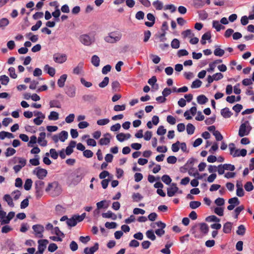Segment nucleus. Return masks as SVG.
Wrapping results in <instances>:
<instances>
[{
	"label": "nucleus",
	"mask_w": 254,
	"mask_h": 254,
	"mask_svg": "<svg viewBox=\"0 0 254 254\" xmlns=\"http://www.w3.org/2000/svg\"><path fill=\"white\" fill-rule=\"evenodd\" d=\"M52 15L53 17H54L56 18L57 21H59V17L61 15V11L59 8V6H56V9L55 11L52 13Z\"/></svg>",
	"instance_id": "nucleus-38"
},
{
	"label": "nucleus",
	"mask_w": 254,
	"mask_h": 254,
	"mask_svg": "<svg viewBox=\"0 0 254 254\" xmlns=\"http://www.w3.org/2000/svg\"><path fill=\"white\" fill-rule=\"evenodd\" d=\"M51 190L52 191L51 193L53 196H58L61 194L62 189L58 182H54L48 184V187L46 189V191L48 192Z\"/></svg>",
	"instance_id": "nucleus-2"
},
{
	"label": "nucleus",
	"mask_w": 254,
	"mask_h": 254,
	"mask_svg": "<svg viewBox=\"0 0 254 254\" xmlns=\"http://www.w3.org/2000/svg\"><path fill=\"white\" fill-rule=\"evenodd\" d=\"M50 153L51 157L54 159H57L58 157L59 154L55 149L52 148L50 150Z\"/></svg>",
	"instance_id": "nucleus-63"
},
{
	"label": "nucleus",
	"mask_w": 254,
	"mask_h": 254,
	"mask_svg": "<svg viewBox=\"0 0 254 254\" xmlns=\"http://www.w3.org/2000/svg\"><path fill=\"white\" fill-rule=\"evenodd\" d=\"M67 225L70 227H74L77 224V222L74 216L72 218L68 219L66 222Z\"/></svg>",
	"instance_id": "nucleus-33"
},
{
	"label": "nucleus",
	"mask_w": 254,
	"mask_h": 254,
	"mask_svg": "<svg viewBox=\"0 0 254 254\" xmlns=\"http://www.w3.org/2000/svg\"><path fill=\"white\" fill-rule=\"evenodd\" d=\"M224 50L219 48H216L214 51V54L216 56L222 57L224 55Z\"/></svg>",
	"instance_id": "nucleus-44"
},
{
	"label": "nucleus",
	"mask_w": 254,
	"mask_h": 254,
	"mask_svg": "<svg viewBox=\"0 0 254 254\" xmlns=\"http://www.w3.org/2000/svg\"><path fill=\"white\" fill-rule=\"evenodd\" d=\"M177 158L174 156H170L167 159V161L169 164H174L176 163Z\"/></svg>",
	"instance_id": "nucleus-62"
},
{
	"label": "nucleus",
	"mask_w": 254,
	"mask_h": 254,
	"mask_svg": "<svg viewBox=\"0 0 254 254\" xmlns=\"http://www.w3.org/2000/svg\"><path fill=\"white\" fill-rule=\"evenodd\" d=\"M38 249L41 250L44 252L46 248L47 245L49 243V241L46 239H41L38 241Z\"/></svg>",
	"instance_id": "nucleus-15"
},
{
	"label": "nucleus",
	"mask_w": 254,
	"mask_h": 254,
	"mask_svg": "<svg viewBox=\"0 0 254 254\" xmlns=\"http://www.w3.org/2000/svg\"><path fill=\"white\" fill-rule=\"evenodd\" d=\"M110 122L108 119H104L98 120L97 122V124L99 126H104L108 124Z\"/></svg>",
	"instance_id": "nucleus-58"
},
{
	"label": "nucleus",
	"mask_w": 254,
	"mask_h": 254,
	"mask_svg": "<svg viewBox=\"0 0 254 254\" xmlns=\"http://www.w3.org/2000/svg\"><path fill=\"white\" fill-rule=\"evenodd\" d=\"M162 181L166 185H170L171 183L172 179L169 176L164 175L161 178Z\"/></svg>",
	"instance_id": "nucleus-40"
},
{
	"label": "nucleus",
	"mask_w": 254,
	"mask_h": 254,
	"mask_svg": "<svg viewBox=\"0 0 254 254\" xmlns=\"http://www.w3.org/2000/svg\"><path fill=\"white\" fill-rule=\"evenodd\" d=\"M171 47L174 49H178L180 47V41L177 39H174L171 44Z\"/></svg>",
	"instance_id": "nucleus-51"
},
{
	"label": "nucleus",
	"mask_w": 254,
	"mask_h": 254,
	"mask_svg": "<svg viewBox=\"0 0 254 254\" xmlns=\"http://www.w3.org/2000/svg\"><path fill=\"white\" fill-rule=\"evenodd\" d=\"M79 40L82 44L85 46H90L93 42V40L87 34L81 35Z\"/></svg>",
	"instance_id": "nucleus-8"
},
{
	"label": "nucleus",
	"mask_w": 254,
	"mask_h": 254,
	"mask_svg": "<svg viewBox=\"0 0 254 254\" xmlns=\"http://www.w3.org/2000/svg\"><path fill=\"white\" fill-rule=\"evenodd\" d=\"M232 109L237 114H238L243 109V106L241 104H237L234 106Z\"/></svg>",
	"instance_id": "nucleus-64"
},
{
	"label": "nucleus",
	"mask_w": 254,
	"mask_h": 254,
	"mask_svg": "<svg viewBox=\"0 0 254 254\" xmlns=\"http://www.w3.org/2000/svg\"><path fill=\"white\" fill-rule=\"evenodd\" d=\"M100 61V59L97 55H93L91 58V62L92 64L96 67L99 66Z\"/></svg>",
	"instance_id": "nucleus-24"
},
{
	"label": "nucleus",
	"mask_w": 254,
	"mask_h": 254,
	"mask_svg": "<svg viewBox=\"0 0 254 254\" xmlns=\"http://www.w3.org/2000/svg\"><path fill=\"white\" fill-rule=\"evenodd\" d=\"M13 162L14 163H16L17 161H18V163H19V165H20L22 167H24L26 164V160L22 157H14L13 158Z\"/></svg>",
	"instance_id": "nucleus-23"
},
{
	"label": "nucleus",
	"mask_w": 254,
	"mask_h": 254,
	"mask_svg": "<svg viewBox=\"0 0 254 254\" xmlns=\"http://www.w3.org/2000/svg\"><path fill=\"white\" fill-rule=\"evenodd\" d=\"M213 134L215 136V139L217 141H221L223 139L222 135L218 130H217L216 131H214L213 132Z\"/></svg>",
	"instance_id": "nucleus-53"
},
{
	"label": "nucleus",
	"mask_w": 254,
	"mask_h": 254,
	"mask_svg": "<svg viewBox=\"0 0 254 254\" xmlns=\"http://www.w3.org/2000/svg\"><path fill=\"white\" fill-rule=\"evenodd\" d=\"M44 69L52 77H53L55 74V69L54 67L50 66L48 64H46L44 66Z\"/></svg>",
	"instance_id": "nucleus-17"
},
{
	"label": "nucleus",
	"mask_w": 254,
	"mask_h": 254,
	"mask_svg": "<svg viewBox=\"0 0 254 254\" xmlns=\"http://www.w3.org/2000/svg\"><path fill=\"white\" fill-rule=\"evenodd\" d=\"M99 249V245L98 243H96L94 245L91 247H86L84 249L85 254H94Z\"/></svg>",
	"instance_id": "nucleus-11"
},
{
	"label": "nucleus",
	"mask_w": 254,
	"mask_h": 254,
	"mask_svg": "<svg viewBox=\"0 0 254 254\" xmlns=\"http://www.w3.org/2000/svg\"><path fill=\"white\" fill-rule=\"evenodd\" d=\"M104 137L101 138L99 141V143L101 145H106L109 144L110 142L111 137L110 133H106L104 135Z\"/></svg>",
	"instance_id": "nucleus-10"
},
{
	"label": "nucleus",
	"mask_w": 254,
	"mask_h": 254,
	"mask_svg": "<svg viewBox=\"0 0 254 254\" xmlns=\"http://www.w3.org/2000/svg\"><path fill=\"white\" fill-rule=\"evenodd\" d=\"M212 26L217 31H220L221 29H224L225 27L220 24L219 22L217 20H214L212 23Z\"/></svg>",
	"instance_id": "nucleus-27"
},
{
	"label": "nucleus",
	"mask_w": 254,
	"mask_h": 254,
	"mask_svg": "<svg viewBox=\"0 0 254 254\" xmlns=\"http://www.w3.org/2000/svg\"><path fill=\"white\" fill-rule=\"evenodd\" d=\"M65 93L70 97H73L75 96V87L72 85L66 87Z\"/></svg>",
	"instance_id": "nucleus-14"
},
{
	"label": "nucleus",
	"mask_w": 254,
	"mask_h": 254,
	"mask_svg": "<svg viewBox=\"0 0 254 254\" xmlns=\"http://www.w3.org/2000/svg\"><path fill=\"white\" fill-rule=\"evenodd\" d=\"M3 199L7 202L8 205L10 207H13L14 204L11 197L9 194H5L3 196Z\"/></svg>",
	"instance_id": "nucleus-29"
},
{
	"label": "nucleus",
	"mask_w": 254,
	"mask_h": 254,
	"mask_svg": "<svg viewBox=\"0 0 254 254\" xmlns=\"http://www.w3.org/2000/svg\"><path fill=\"white\" fill-rule=\"evenodd\" d=\"M36 237L42 238L43 237V233L44 231L43 226L40 224L34 225L32 226Z\"/></svg>",
	"instance_id": "nucleus-5"
},
{
	"label": "nucleus",
	"mask_w": 254,
	"mask_h": 254,
	"mask_svg": "<svg viewBox=\"0 0 254 254\" xmlns=\"http://www.w3.org/2000/svg\"><path fill=\"white\" fill-rule=\"evenodd\" d=\"M246 232V228L244 225H241L238 227L236 233L239 235L243 236Z\"/></svg>",
	"instance_id": "nucleus-35"
},
{
	"label": "nucleus",
	"mask_w": 254,
	"mask_h": 254,
	"mask_svg": "<svg viewBox=\"0 0 254 254\" xmlns=\"http://www.w3.org/2000/svg\"><path fill=\"white\" fill-rule=\"evenodd\" d=\"M147 18L150 22H145V25L149 27L153 26L155 22V18L154 15L151 13H149L147 14Z\"/></svg>",
	"instance_id": "nucleus-12"
},
{
	"label": "nucleus",
	"mask_w": 254,
	"mask_h": 254,
	"mask_svg": "<svg viewBox=\"0 0 254 254\" xmlns=\"http://www.w3.org/2000/svg\"><path fill=\"white\" fill-rule=\"evenodd\" d=\"M201 205V202L197 201H192L190 202V207L191 209H196Z\"/></svg>",
	"instance_id": "nucleus-49"
},
{
	"label": "nucleus",
	"mask_w": 254,
	"mask_h": 254,
	"mask_svg": "<svg viewBox=\"0 0 254 254\" xmlns=\"http://www.w3.org/2000/svg\"><path fill=\"white\" fill-rule=\"evenodd\" d=\"M33 173L36 175L39 179L42 180L46 177L48 172L46 169L37 167L33 170Z\"/></svg>",
	"instance_id": "nucleus-7"
},
{
	"label": "nucleus",
	"mask_w": 254,
	"mask_h": 254,
	"mask_svg": "<svg viewBox=\"0 0 254 254\" xmlns=\"http://www.w3.org/2000/svg\"><path fill=\"white\" fill-rule=\"evenodd\" d=\"M53 59L56 63L62 64L66 61L67 57L65 54H55L54 55Z\"/></svg>",
	"instance_id": "nucleus-9"
},
{
	"label": "nucleus",
	"mask_w": 254,
	"mask_h": 254,
	"mask_svg": "<svg viewBox=\"0 0 254 254\" xmlns=\"http://www.w3.org/2000/svg\"><path fill=\"white\" fill-rule=\"evenodd\" d=\"M208 100V98L204 95H199L197 97V101L200 105L205 104Z\"/></svg>",
	"instance_id": "nucleus-22"
},
{
	"label": "nucleus",
	"mask_w": 254,
	"mask_h": 254,
	"mask_svg": "<svg viewBox=\"0 0 254 254\" xmlns=\"http://www.w3.org/2000/svg\"><path fill=\"white\" fill-rule=\"evenodd\" d=\"M109 78L108 77H104L103 81L99 84V86L101 88L106 87L109 83Z\"/></svg>",
	"instance_id": "nucleus-52"
},
{
	"label": "nucleus",
	"mask_w": 254,
	"mask_h": 254,
	"mask_svg": "<svg viewBox=\"0 0 254 254\" xmlns=\"http://www.w3.org/2000/svg\"><path fill=\"white\" fill-rule=\"evenodd\" d=\"M247 124H249L248 121H246L245 123L241 125L238 133V134L240 137H243L244 136L248 135L250 133L251 128H247Z\"/></svg>",
	"instance_id": "nucleus-6"
},
{
	"label": "nucleus",
	"mask_w": 254,
	"mask_h": 254,
	"mask_svg": "<svg viewBox=\"0 0 254 254\" xmlns=\"http://www.w3.org/2000/svg\"><path fill=\"white\" fill-rule=\"evenodd\" d=\"M8 71L9 72V76L11 78L15 79L17 77V74L15 73V69L14 67H9L8 69Z\"/></svg>",
	"instance_id": "nucleus-60"
},
{
	"label": "nucleus",
	"mask_w": 254,
	"mask_h": 254,
	"mask_svg": "<svg viewBox=\"0 0 254 254\" xmlns=\"http://www.w3.org/2000/svg\"><path fill=\"white\" fill-rule=\"evenodd\" d=\"M67 75L66 74L62 75L58 80V85L59 87L62 88L64 86L65 82L66 80Z\"/></svg>",
	"instance_id": "nucleus-19"
},
{
	"label": "nucleus",
	"mask_w": 254,
	"mask_h": 254,
	"mask_svg": "<svg viewBox=\"0 0 254 254\" xmlns=\"http://www.w3.org/2000/svg\"><path fill=\"white\" fill-rule=\"evenodd\" d=\"M152 4L157 10H161L163 8L162 2L158 0L154 1Z\"/></svg>",
	"instance_id": "nucleus-41"
},
{
	"label": "nucleus",
	"mask_w": 254,
	"mask_h": 254,
	"mask_svg": "<svg viewBox=\"0 0 254 254\" xmlns=\"http://www.w3.org/2000/svg\"><path fill=\"white\" fill-rule=\"evenodd\" d=\"M102 216L103 218H112L113 220H116L117 219V215L110 210L106 213H103Z\"/></svg>",
	"instance_id": "nucleus-21"
},
{
	"label": "nucleus",
	"mask_w": 254,
	"mask_h": 254,
	"mask_svg": "<svg viewBox=\"0 0 254 254\" xmlns=\"http://www.w3.org/2000/svg\"><path fill=\"white\" fill-rule=\"evenodd\" d=\"M166 132V129L164 128V127L163 126H161L159 127L157 130V134L159 135H163L165 134Z\"/></svg>",
	"instance_id": "nucleus-59"
},
{
	"label": "nucleus",
	"mask_w": 254,
	"mask_h": 254,
	"mask_svg": "<svg viewBox=\"0 0 254 254\" xmlns=\"http://www.w3.org/2000/svg\"><path fill=\"white\" fill-rule=\"evenodd\" d=\"M205 221L207 222H219L220 220L215 215H210L206 218Z\"/></svg>",
	"instance_id": "nucleus-37"
},
{
	"label": "nucleus",
	"mask_w": 254,
	"mask_h": 254,
	"mask_svg": "<svg viewBox=\"0 0 254 254\" xmlns=\"http://www.w3.org/2000/svg\"><path fill=\"white\" fill-rule=\"evenodd\" d=\"M59 118V113L55 111L51 112L48 116V119L51 121H57Z\"/></svg>",
	"instance_id": "nucleus-26"
},
{
	"label": "nucleus",
	"mask_w": 254,
	"mask_h": 254,
	"mask_svg": "<svg viewBox=\"0 0 254 254\" xmlns=\"http://www.w3.org/2000/svg\"><path fill=\"white\" fill-rule=\"evenodd\" d=\"M199 229L201 233L204 235H206L209 231V227L205 223H199Z\"/></svg>",
	"instance_id": "nucleus-18"
},
{
	"label": "nucleus",
	"mask_w": 254,
	"mask_h": 254,
	"mask_svg": "<svg viewBox=\"0 0 254 254\" xmlns=\"http://www.w3.org/2000/svg\"><path fill=\"white\" fill-rule=\"evenodd\" d=\"M194 130L195 127L192 124L189 123L187 125V132L188 134H192L194 132Z\"/></svg>",
	"instance_id": "nucleus-31"
},
{
	"label": "nucleus",
	"mask_w": 254,
	"mask_h": 254,
	"mask_svg": "<svg viewBox=\"0 0 254 254\" xmlns=\"http://www.w3.org/2000/svg\"><path fill=\"white\" fill-rule=\"evenodd\" d=\"M178 191L179 188L178 187H170L167 189V195L169 197H172Z\"/></svg>",
	"instance_id": "nucleus-20"
},
{
	"label": "nucleus",
	"mask_w": 254,
	"mask_h": 254,
	"mask_svg": "<svg viewBox=\"0 0 254 254\" xmlns=\"http://www.w3.org/2000/svg\"><path fill=\"white\" fill-rule=\"evenodd\" d=\"M1 134H3V136H1L0 139L3 140L5 138V137H7L9 138H13L14 135L12 133L6 132L5 131H2L1 132Z\"/></svg>",
	"instance_id": "nucleus-43"
},
{
	"label": "nucleus",
	"mask_w": 254,
	"mask_h": 254,
	"mask_svg": "<svg viewBox=\"0 0 254 254\" xmlns=\"http://www.w3.org/2000/svg\"><path fill=\"white\" fill-rule=\"evenodd\" d=\"M201 84L202 82L200 80L196 79L192 82L191 87L192 88H199L201 86Z\"/></svg>",
	"instance_id": "nucleus-46"
},
{
	"label": "nucleus",
	"mask_w": 254,
	"mask_h": 254,
	"mask_svg": "<svg viewBox=\"0 0 254 254\" xmlns=\"http://www.w3.org/2000/svg\"><path fill=\"white\" fill-rule=\"evenodd\" d=\"M83 66V63H79L78 65L74 68L73 73L75 74H79L80 73Z\"/></svg>",
	"instance_id": "nucleus-28"
},
{
	"label": "nucleus",
	"mask_w": 254,
	"mask_h": 254,
	"mask_svg": "<svg viewBox=\"0 0 254 254\" xmlns=\"http://www.w3.org/2000/svg\"><path fill=\"white\" fill-rule=\"evenodd\" d=\"M59 139L62 142H64L68 137V133L67 131L63 130L59 133Z\"/></svg>",
	"instance_id": "nucleus-30"
},
{
	"label": "nucleus",
	"mask_w": 254,
	"mask_h": 254,
	"mask_svg": "<svg viewBox=\"0 0 254 254\" xmlns=\"http://www.w3.org/2000/svg\"><path fill=\"white\" fill-rule=\"evenodd\" d=\"M189 55L188 52L185 49H181L178 51L177 55L180 58Z\"/></svg>",
	"instance_id": "nucleus-61"
},
{
	"label": "nucleus",
	"mask_w": 254,
	"mask_h": 254,
	"mask_svg": "<svg viewBox=\"0 0 254 254\" xmlns=\"http://www.w3.org/2000/svg\"><path fill=\"white\" fill-rule=\"evenodd\" d=\"M36 157L35 158L31 159L29 160V162L33 166H38L40 164L39 158L38 155L35 156Z\"/></svg>",
	"instance_id": "nucleus-50"
},
{
	"label": "nucleus",
	"mask_w": 254,
	"mask_h": 254,
	"mask_svg": "<svg viewBox=\"0 0 254 254\" xmlns=\"http://www.w3.org/2000/svg\"><path fill=\"white\" fill-rule=\"evenodd\" d=\"M46 133L42 132L40 133V136L38 138V142L42 146H46L47 144V141L45 139Z\"/></svg>",
	"instance_id": "nucleus-13"
},
{
	"label": "nucleus",
	"mask_w": 254,
	"mask_h": 254,
	"mask_svg": "<svg viewBox=\"0 0 254 254\" xmlns=\"http://www.w3.org/2000/svg\"><path fill=\"white\" fill-rule=\"evenodd\" d=\"M132 198L134 201H138L142 199L143 196L139 193H133Z\"/></svg>",
	"instance_id": "nucleus-54"
},
{
	"label": "nucleus",
	"mask_w": 254,
	"mask_h": 254,
	"mask_svg": "<svg viewBox=\"0 0 254 254\" xmlns=\"http://www.w3.org/2000/svg\"><path fill=\"white\" fill-rule=\"evenodd\" d=\"M228 203L231 204L235 205V206L238 205L240 202L239 199L237 197H234L231 198H230L228 200Z\"/></svg>",
	"instance_id": "nucleus-45"
},
{
	"label": "nucleus",
	"mask_w": 254,
	"mask_h": 254,
	"mask_svg": "<svg viewBox=\"0 0 254 254\" xmlns=\"http://www.w3.org/2000/svg\"><path fill=\"white\" fill-rule=\"evenodd\" d=\"M9 24V20L6 18H2L0 19V27L4 28Z\"/></svg>",
	"instance_id": "nucleus-47"
},
{
	"label": "nucleus",
	"mask_w": 254,
	"mask_h": 254,
	"mask_svg": "<svg viewBox=\"0 0 254 254\" xmlns=\"http://www.w3.org/2000/svg\"><path fill=\"white\" fill-rule=\"evenodd\" d=\"M232 224L227 222L223 226V231L225 233H229L231 231Z\"/></svg>",
	"instance_id": "nucleus-25"
},
{
	"label": "nucleus",
	"mask_w": 254,
	"mask_h": 254,
	"mask_svg": "<svg viewBox=\"0 0 254 254\" xmlns=\"http://www.w3.org/2000/svg\"><path fill=\"white\" fill-rule=\"evenodd\" d=\"M32 185V181L30 179H27L25 182L24 188L26 190H29L31 189Z\"/></svg>",
	"instance_id": "nucleus-36"
},
{
	"label": "nucleus",
	"mask_w": 254,
	"mask_h": 254,
	"mask_svg": "<svg viewBox=\"0 0 254 254\" xmlns=\"http://www.w3.org/2000/svg\"><path fill=\"white\" fill-rule=\"evenodd\" d=\"M9 81V79L8 76L5 75L0 76V81L1 84L6 85Z\"/></svg>",
	"instance_id": "nucleus-39"
},
{
	"label": "nucleus",
	"mask_w": 254,
	"mask_h": 254,
	"mask_svg": "<svg viewBox=\"0 0 254 254\" xmlns=\"http://www.w3.org/2000/svg\"><path fill=\"white\" fill-rule=\"evenodd\" d=\"M35 189L43 190L44 186V182L41 180H38L35 182Z\"/></svg>",
	"instance_id": "nucleus-42"
},
{
	"label": "nucleus",
	"mask_w": 254,
	"mask_h": 254,
	"mask_svg": "<svg viewBox=\"0 0 254 254\" xmlns=\"http://www.w3.org/2000/svg\"><path fill=\"white\" fill-rule=\"evenodd\" d=\"M244 188L247 191H250L254 189V186L252 182H248L245 185Z\"/></svg>",
	"instance_id": "nucleus-55"
},
{
	"label": "nucleus",
	"mask_w": 254,
	"mask_h": 254,
	"mask_svg": "<svg viewBox=\"0 0 254 254\" xmlns=\"http://www.w3.org/2000/svg\"><path fill=\"white\" fill-rule=\"evenodd\" d=\"M196 159L193 158L189 159L186 164L185 165V167L187 169H189L188 171L189 174L190 176L196 177L197 175H199V173L197 171L193 168L194 162Z\"/></svg>",
	"instance_id": "nucleus-3"
},
{
	"label": "nucleus",
	"mask_w": 254,
	"mask_h": 254,
	"mask_svg": "<svg viewBox=\"0 0 254 254\" xmlns=\"http://www.w3.org/2000/svg\"><path fill=\"white\" fill-rule=\"evenodd\" d=\"M122 38V34L118 33L117 34L115 32H111L108 34V36L104 38L105 41L109 43H115L120 41Z\"/></svg>",
	"instance_id": "nucleus-4"
},
{
	"label": "nucleus",
	"mask_w": 254,
	"mask_h": 254,
	"mask_svg": "<svg viewBox=\"0 0 254 254\" xmlns=\"http://www.w3.org/2000/svg\"><path fill=\"white\" fill-rule=\"evenodd\" d=\"M221 115L224 118H229L231 117L233 113L228 107H225L221 110Z\"/></svg>",
	"instance_id": "nucleus-16"
},
{
	"label": "nucleus",
	"mask_w": 254,
	"mask_h": 254,
	"mask_svg": "<svg viewBox=\"0 0 254 254\" xmlns=\"http://www.w3.org/2000/svg\"><path fill=\"white\" fill-rule=\"evenodd\" d=\"M180 142L179 141H177L176 143H173L172 145V150L174 152H178L179 150V145H180Z\"/></svg>",
	"instance_id": "nucleus-56"
},
{
	"label": "nucleus",
	"mask_w": 254,
	"mask_h": 254,
	"mask_svg": "<svg viewBox=\"0 0 254 254\" xmlns=\"http://www.w3.org/2000/svg\"><path fill=\"white\" fill-rule=\"evenodd\" d=\"M16 152L15 149L11 147H8L6 149V151L5 153L6 157H9L13 155Z\"/></svg>",
	"instance_id": "nucleus-48"
},
{
	"label": "nucleus",
	"mask_w": 254,
	"mask_h": 254,
	"mask_svg": "<svg viewBox=\"0 0 254 254\" xmlns=\"http://www.w3.org/2000/svg\"><path fill=\"white\" fill-rule=\"evenodd\" d=\"M182 35L183 38L185 39L188 37H191L194 36V34L191 32L190 29H187L182 32Z\"/></svg>",
	"instance_id": "nucleus-34"
},
{
	"label": "nucleus",
	"mask_w": 254,
	"mask_h": 254,
	"mask_svg": "<svg viewBox=\"0 0 254 254\" xmlns=\"http://www.w3.org/2000/svg\"><path fill=\"white\" fill-rule=\"evenodd\" d=\"M105 226L106 228L108 229H114L117 227V224L116 222H107Z\"/></svg>",
	"instance_id": "nucleus-57"
},
{
	"label": "nucleus",
	"mask_w": 254,
	"mask_h": 254,
	"mask_svg": "<svg viewBox=\"0 0 254 254\" xmlns=\"http://www.w3.org/2000/svg\"><path fill=\"white\" fill-rule=\"evenodd\" d=\"M84 174L80 169H77L69 174L67 180L70 185H77L83 178Z\"/></svg>",
	"instance_id": "nucleus-1"
},
{
	"label": "nucleus",
	"mask_w": 254,
	"mask_h": 254,
	"mask_svg": "<svg viewBox=\"0 0 254 254\" xmlns=\"http://www.w3.org/2000/svg\"><path fill=\"white\" fill-rule=\"evenodd\" d=\"M146 235L147 237L152 241H154L156 239V236L154 234V231L152 230H149L146 231Z\"/></svg>",
	"instance_id": "nucleus-32"
}]
</instances>
